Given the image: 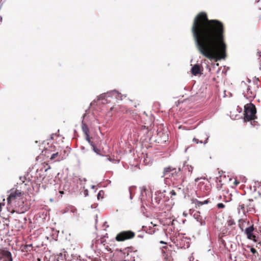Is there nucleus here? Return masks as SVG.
<instances>
[{"label":"nucleus","mask_w":261,"mask_h":261,"mask_svg":"<svg viewBox=\"0 0 261 261\" xmlns=\"http://www.w3.org/2000/svg\"><path fill=\"white\" fill-rule=\"evenodd\" d=\"M167 192L166 190H158L155 192L154 197H152L151 201L154 206L158 204H163L164 202L169 200V197L165 194Z\"/></svg>","instance_id":"20e7f679"},{"label":"nucleus","mask_w":261,"mask_h":261,"mask_svg":"<svg viewBox=\"0 0 261 261\" xmlns=\"http://www.w3.org/2000/svg\"><path fill=\"white\" fill-rule=\"evenodd\" d=\"M254 230V228L253 225H252L245 229V233L247 236L248 234L251 233L253 232Z\"/></svg>","instance_id":"412c9836"},{"label":"nucleus","mask_w":261,"mask_h":261,"mask_svg":"<svg viewBox=\"0 0 261 261\" xmlns=\"http://www.w3.org/2000/svg\"><path fill=\"white\" fill-rule=\"evenodd\" d=\"M81 149H82V150H84L85 149V147H84V146H81Z\"/></svg>","instance_id":"37998d69"},{"label":"nucleus","mask_w":261,"mask_h":261,"mask_svg":"<svg viewBox=\"0 0 261 261\" xmlns=\"http://www.w3.org/2000/svg\"><path fill=\"white\" fill-rule=\"evenodd\" d=\"M32 244H26L25 245H22L20 247L21 250L22 252H30L32 250Z\"/></svg>","instance_id":"ddd939ff"},{"label":"nucleus","mask_w":261,"mask_h":261,"mask_svg":"<svg viewBox=\"0 0 261 261\" xmlns=\"http://www.w3.org/2000/svg\"><path fill=\"white\" fill-rule=\"evenodd\" d=\"M66 252L63 251L57 254V261H65L66 260Z\"/></svg>","instance_id":"2eb2a0df"},{"label":"nucleus","mask_w":261,"mask_h":261,"mask_svg":"<svg viewBox=\"0 0 261 261\" xmlns=\"http://www.w3.org/2000/svg\"><path fill=\"white\" fill-rule=\"evenodd\" d=\"M0 261H12L11 253L6 251L0 254Z\"/></svg>","instance_id":"9d476101"},{"label":"nucleus","mask_w":261,"mask_h":261,"mask_svg":"<svg viewBox=\"0 0 261 261\" xmlns=\"http://www.w3.org/2000/svg\"><path fill=\"white\" fill-rule=\"evenodd\" d=\"M174 243L180 248H188L190 247V239L187 237L179 236L176 237Z\"/></svg>","instance_id":"423d86ee"},{"label":"nucleus","mask_w":261,"mask_h":261,"mask_svg":"<svg viewBox=\"0 0 261 261\" xmlns=\"http://www.w3.org/2000/svg\"><path fill=\"white\" fill-rule=\"evenodd\" d=\"M85 192H87V194L88 193V190H87Z\"/></svg>","instance_id":"3c124183"},{"label":"nucleus","mask_w":261,"mask_h":261,"mask_svg":"<svg viewBox=\"0 0 261 261\" xmlns=\"http://www.w3.org/2000/svg\"><path fill=\"white\" fill-rule=\"evenodd\" d=\"M160 243L161 244H166L165 242H164V241H160Z\"/></svg>","instance_id":"c03bdc74"},{"label":"nucleus","mask_w":261,"mask_h":261,"mask_svg":"<svg viewBox=\"0 0 261 261\" xmlns=\"http://www.w3.org/2000/svg\"><path fill=\"white\" fill-rule=\"evenodd\" d=\"M209 202H210V200H208V199L205 200L203 201L196 200L195 204L196 206H200L202 205L203 204H207Z\"/></svg>","instance_id":"5701e85b"},{"label":"nucleus","mask_w":261,"mask_h":261,"mask_svg":"<svg viewBox=\"0 0 261 261\" xmlns=\"http://www.w3.org/2000/svg\"><path fill=\"white\" fill-rule=\"evenodd\" d=\"M135 236V232L131 230L122 231L117 234L116 240L119 242L124 241L133 238Z\"/></svg>","instance_id":"39448f33"},{"label":"nucleus","mask_w":261,"mask_h":261,"mask_svg":"<svg viewBox=\"0 0 261 261\" xmlns=\"http://www.w3.org/2000/svg\"><path fill=\"white\" fill-rule=\"evenodd\" d=\"M129 194H130V199H132L133 198V196H132V192H131L130 189H129Z\"/></svg>","instance_id":"ea45409f"},{"label":"nucleus","mask_w":261,"mask_h":261,"mask_svg":"<svg viewBox=\"0 0 261 261\" xmlns=\"http://www.w3.org/2000/svg\"><path fill=\"white\" fill-rule=\"evenodd\" d=\"M258 55L259 56L258 59L261 61V52L260 51L258 52Z\"/></svg>","instance_id":"58836bf2"},{"label":"nucleus","mask_w":261,"mask_h":261,"mask_svg":"<svg viewBox=\"0 0 261 261\" xmlns=\"http://www.w3.org/2000/svg\"><path fill=\"white\" fill-rule=\"evenodd\" d=\"M253 200L250 199H247L245 202H244V204H246V210H247V212H251L252 211V209H253V206L250 203V202L251 201H252Z\"/></svg>","instance_id":"4468645a"},{"label":"nucleus","mask_w":261,"mask_h":261,"mask_svg":"<svg viewBox=\"0 0 261 261\" xmlns=\"http://www.w3.org/2000/svg\"><path fill=\"white\" fill-rule=\"evenodd\" d=\"M169 194L170 195V197L172 198V196H175L176 195V193L172 190L169 191Z\"/></svg>","instance_id":"c9c22d12"},{"label":"nucleus","mask_w":261,"mask_h":261,"mask_svg":"<svg viewBox=\"0 0 261 261\" xmlns=\"http://www.w3.org/2000/svg\"><path fill=\"white\" fill-rule=\"evenodd\" d=\"M86 140L91 146L94 144L92 141H91L89 134L86 135Z\"/></svg>","instance_id":"bb28decb"},{"label":"nucleus","mask_w":261,"mask_h":261,"mask_svg":"<svg viewBox=\"0 0 261 261\" xmlns=\"http://www.w3.org/2000/svg\"><path fill=\"white\" fill-rule=\"evenodd\" d=\"M260 69H261V67H260Z\"/></svg>","instance_id":"6e6d98bb"},{"label":"nucleus","mask_w":261,"mask_h":261,"mask_svg":"<svg viewBox=\"0 0 261 261\" xmlns=\"http://www.w3.org/2000/svg\"><path fill=\"white\" fill-rule=\"evenodd\" d=\"M92 188H94V186H92Z\"/></svg>","instance_id":"864d4df0"},{"label":"nucleus","mask_w":261,"mask_h":261,"mask_svg":"<svg viewBox=\"0 0 261 261\" xmlns=\"http://www.w3.org/2000/svg\"><path fill=\"white\" fill-rule=\"evenodd\" d=\"M62 153V155L61 156H63V159L64 158H65L67 155H68V153L67 152V151L66 150H64L63 151V152H61Z\"/></svg>","instance_id":"72a5a7b5"},{"label":"nucleus","mask_w":261,"mask_h":261,"mask_svg":"<svg viewBox=\"0 0 261 261\" xmlns=\"http://www.w3.org/2000/svg\"><path fill=\"white\" fill-rule=\"evenodd\" d=\"M7 209H8V211L10 212L11 213H12V214L13 213H15V212H16L17 213H22L24 212V211H22L21 212L18 211L17 210H12V211H10V208H9L8 207H7Z\"/></svg>","instance_id":"cd10ccee"},{"label":"nucleus","mask_w":261,"mask_h":261,"mask_svg":"<svg viewBox=\"0 0 261 261\" xmlns=\"http://www.w3.org/2000/svg\"><path fill=\"white\" fill-rule=\"evenodd\" d=\"M217 207L219 208H223L225 207V205L222 203H219L217 204Z\"/></svg>","instance_id":"f704fd0d"},{"label":"nucleus","mask_w":261,"mask_h":261,"mask_svg":"<svg viewBox=\"0 0 261 261\" xmlns=\"http://www.w3.org/2000/svg\"><path fill=\"white\" fill-rule=\"evenodd\" d=\"M246 86V83H245V82H243H243H242V83H241V86H242V87H243V86Z\"/></svg>","instance_id":"79ce46f5"},{"label":"nucleus","mask_w":261,"mask_h":261,"mask_svg":"<svg viewBox=\"0 0 261 261\" xmlns=\"http://www.w3.org/2000/svg\"><path fill=\"white\" fill-rule=\"evenodd\" d=\"M254 236V235L253 234V232H252L251 233L248 234L247 236V238L248 239L251 240V239H253Z\"/></svg>","instance_id":"7c9ffc66"},{"label":"nucleus","mask_w":261,"mask_h":261,"mask_svg":"<svg viewBox=\"0 0 261 261\" xmlns=\"http://www.w3.org/2000/svg\"><path fill=\"white\" fill-rule=\"evenodd\" d=\"M130 250V249L127 248H125L123 251V253L125 255V254H126L127 255H128V252ZM124 257H125V255L124 256Z\"/></svg>","instance_id":"c756f323"},{"label":"nucleus","mask_w":261,"mask_h":261,"mask_svg":"<svg viewBox=\"0 0 261 261\" xmlns=\"http://www.w3.org/2000/svg\"><path fill=\"white\" fill-rule=\"evenodd\" d=\"M82 128L83 133L85 135L89 134V129L88 126L86 124L83 123V122H82Z\"/></svg>","instance_id":"a211bd4d"},{"label":"nucleus","mask_w":261,"mask_h":261,"mask_svg":"<svg viewBox=\"0 0 261 261\" xmlns=\"http://www.w3.org/2000/svg\"><path fill=\"white\" fill-rule=\"evenodd\" d=\"M191 31L198 51L209 59L218 61L226 57L223 26L217 20H209L201 12L194 18Z\"/></svg>","instance_id":"f257e3e1"},{"label":"nucleus","mask_w":261,"mask_h":261,"mask_svg":"<svg viewBox=\"0 0 261 261\" xmlns=\"http://www.w3.org/2000/svg\"><path fill=\"white\" fill-rule=\"evenodd\" d=\"M251 240L253 241L254 242H257V237L254 235L253 239H251Z\"/></svg>","instance_id":"4c0bfd02"},{"label":"nucleus","mask_w":261,"mask_h":261,"mask_svg":"<svg viewBox=\"0 0 261 261\" xmlns=\"http://www.w3.org/2000/svg\"><path fill=\"white\" fill-rule=\"evenodd\" d=\"M91 146L92 147L93 151L97 154H99L100 150L97 148L95 144H93V145H92Z\"/></svg>","instance_id":"a878e982"},{"label":"nucleus","mask_w":261,"mask_h":261,"mask_svg":"<svg viewBox=\"0 0 261 261\" xmlns=\"http://www.w3.org/2000/svg\"><path fill=\"white\" fill-rule=\"evenodd\" d=\"M250 251L253 254H255V253H257L256 250L255 248H253V247L251 248Z\"/></svg>","instance_id":"e433bc0d"},{"label":"nucleus","mask_w":261,"mask_h":261,"mask_svg":"<svg viewBox=\"0 0 261 261\" xmlns=\"http://www.w3.org/2000/svg\"><path fill=\"white\" fill-rule=\"evenodd\" d=\"M16 196V193H12L10 195L9 197L7 198L8 205L10 204L11 199H15Z\"/></svg>","instance_id":"b1692460"},{"label":"nucleus","mask_w":261,"mask_h":261,"mask_svg":"<svg viewBox=\"0 0 261 261\" xmlns=\"http://www.w3.org/2000/svg\"><path fill=\"white\" fill-rule=\"evenodd\" d=\"M59 193H60V196H61V197H62L63 194H64V191H60L59 192Z\"/></svg>","instance_id":"a19ab883"},{"label":"nucleus","mask_w":261,"mask_h":261,"mask_svg":"<svg viewBox=\"0 0 261 261\" xmlns=\"http://www.w3.org/2000/svg\"><path fill=\"white\" fill-rule=\"evenodd\" d=\"M125 113L127 114H129L130 115H131L133 119H137V115L136 113H135L133 110H129V109H126L125 110Z\"/></svg>","instance_id":"aec40b11"},{"label":"nucleus","mask_w":261,"mask_h":261,"mask_svg":"<svg viewBox=\"0 0 261 261\" xmlns=\"http://www.w3.org/2000/svg\"><path fill=\"white\" fill-rule=\"evenodd\" d=\"M103 194L102 191H100L97 194V198L99 199L100 198H102V194Z\"/></svg>","instance_id":"473e14b6"},{"label":"nucleus","mask_w":261,"mask_h":261,"mask_svg":"<svg viewBox=\"0 0 261 261\" xmlns=\"http://www.w3.org/2000/svg\"><path fill=\"white\" fill-rule=\"evenodd\" d=\"M123 261H126V260H123Z\"/></svg>","instance_id":"5fc2aeb1"},{"label":"nucleus","mask_w":261,"mask_h":261,"mask_svg":"<svg viewBox=\"0 0 261 261\" xmlns=\"http://www.w3.org/2000/svg\"><path fill=\"white\" fill-rule=\"evenodd\" d=\"M243 94L250 102L253 100L256 95L255 92L252 90L249 86H247L246 91H243Z\"/></svg>","instance_id":"6e6552de"},{"label":"nucleus","mask_w":261,"mask_h":261,"mask_svg":"<svg viewBox=\"0 0 261 261\" xmlns=\"http://www.w3.org/2000/svg\"><path fill=\"white\" fill-rule=\"evenodd\" d=\"M175 170V168H173L171 167H168L165 168L164 170V176L167 175V174L169 173H170V172L173 171Z\"/></svg>","instance_id":"4be33fe9"},{"label":"nucleus","mask_w":261,"mask_h":261,"mask_svg":"<svg viewBox=\"0 0 261 261\" xmlns=\"http://www.w3.org/2000/svg\"><path fill=\"white\" fill-rule=\"evenodd\" d=\"M193 142L195 143L196 144H198L199 143H202V140H199L198 139H197L196 138H194L193 139Z\"/></svg>","instance_id":"c85d7f7f"},{"label":"nucleus","mask_w":261,"mask_h":261,"mask_svg":"<svg viewBox=\"0 0 261 261\" xmlns=\"http://www.w3.org/2000/svg\"><path fill=\"white\" fill-rule=\"evenodd\" d=\"M105 242V241L102 240L101 239H97L95 241L93 240L91 245V248L95 252L97 251L99 252L103 248H106L105 244H104Z\"/></svg>","instance_id":"0eeeda50"},{"label":"nucleus","mask_w":261,"mask_h":261,"mask_svg":"<svg viewBox=\"0 0 261 261\" xmlns=\"http://www.w3.org/2000/svg\"><path fill=\"white\" fill-rule=\"evenodd\" d=\"M107 160H109L110 161H112V159L110 158H107Z\"/></svg>","instance_id":"a18cd8bd"},{"label":"nucleus","mask_w":261,"mask_h":261,"mask_svg":"<svg viewBox=\"0 0 261 261\" xmlns=\"http://www.w3.org/2000/svg\"><path fill=\"white\" fill-rule=\"evenodd\" d=\"M112 98L122 100V95L116 90H112L101 94L97 100H101L102 104H106L110 102Z\"/></svg>","instance_id":"7ed1b4c3"},{"label":"nucleus","mask_w":261,"mask_h":261,"mask_svg":"<svg viewBox=\"0 0 261 261\" xmlns=\"http://www.w3.org/2000/svg\"><path fill=\"white\" fill-rule=\"evenodd\" d=\"M247 224H248V225L249 224V221L247 222Z\"/></svg>","instance_id":"603ef678"},{"label":"nucleus","mask_w":261,"mask_h":261,"mask_svg":"<svg viewBox=\"0 0 261 261\" xmlns=\"http://www.w3.org/2000/svg\"><path fill=\"white\" fill-rule=\"evenodd\" d=\"M259 194L260 196L261 197V189H260V191H259Z\"/></svg>","instance_id":"49530a36"},{"label":"nucleus","mask_w":261,"mask_h":261,"mask_svg":"<svg viewBox=\"0 0 261 261\" xmlns=\"http://www.w3.org/2000/svg\"><path fill=\"white\" fill-rule=\"evenodd\" d=\"M246 204L244 203H240L238 207V211L239 213H241V211L242 212L243 214H245L247 212V210L246 207Z\"/></svg>","instance_id":"dca6fc26"},{"label":"nucleus","mask_w":261,"mask_h":261,"mask_svg":"<svg viewBox=\"0 0 261 261\" xmlns=\"http://www.w3.org/2000/svg\"><path fill=\"white\" fill-rule=\"evenodd\" d=\"M256 110L255 106L250 103L244 106V121H251V124L254 125L253 123H255V119L256 118Z\"/></svg>","instance_id":"f03ea898"},{"label":"nucleus","mask_w":261,"mask_h":261,"mask_svg":"<svg viewBox=\"0 0 261 261\" xmlns=\"http://www.w3.org/2000/svg\"><path fill=\"white\" fill-rule=\"evenodd\" d=\"M246 221L243 219H240L239 221V226L242 231L244 230V223Z\"/></svg>","instance_id":"393cba45"},{"label":"nucleus","mask_w":261,"mask_h":261,"mask_svg":"<svg viewBox=\"0 0 261 261\" xmlns=\"http://www.w3.org/2000/svg\"><path fill=\"white\" fill-rule=\"evenodd\" d=\"M228 225H232L235 224V222L233 220L230 219L227 221Z\"/></svg>","instance_id":"2f4dec72"},{"label":"nucleus","mask_w":261,"mask_h":261,"mask_svg":"<svg viewBox=\"0 0 261 261\" xmlns=\"http://www.w3.org/2000/svg\"><path fill=\"white\" fill-rule=\"evenodd\" d=\"M195 218L196 220L200 223L201 226H204L206 224L205 221L204 220L202 219V218L200 215H197L196 217V214L194 215Z\"/></svg>","instance_id":"f3484780"},{"label":"nucleus","mask_w":261,"mask_h":261,"mask_svg":"<svg viewBox=\"0 0 261 261\" xmlns=\"http://www.w3.org/2000/svg\"><path fill=\"white\" fill-rule=\"evenodd\" d=\"M178 170L179 171H181L185 175H190L193 171V167L192 166L187 164L186 162H185L181 168H178Z\"/></svg>","instance_id":"1a4fd4ad"},{"label":"nucleus","mask_w":261,"mask_h":261,"mask_svg":"<svg viewBox=\"0 0 261 261\" xmlns=\"http://www.w3.org/2000/svg\"><path fill=\"white\" fill-rule=\"evenodd\" d=\"M259 1H260V0H255V1H256V3L259 2Z\"/></svg>","instance_id":"de8ad7c7"},{"label":"nucleus","mask_w":261,"mask_h":261,"mask_svg":"<svg viewBox=\"0 0 261 261\" xmlns=\"http://www.w3.org/2000/svg\"><path fill=\"white\" fill-rule=\"evenodd\" d=\"M199 137L201 139H205V140L204 141V144H205L207 143V140L210 137V135L208 133H204L203 134H202V135H201L200 136H199Z\"/></svg>","instance_id":"6ab92c4d"},{"label":"nucleus","mask_w":261,"mask_h":261,"mask_svg":"<svg viewBox=\"0 0 261 261\" xmlns=\"http://www.w3.org/2000/svg\"><path fill=\"white\" fill-rule=\"evenodd\" d=\"M113 109V107L111 108V111H112Z\"/></svg>","instance_id":"09e8293b"},{"label":"nucleus","mask_w":261,"mask_h":261,"mask_svg":"<svg viewBox=\"0 0 261 261\" xmlns=\"http://www.w3.org/2000/svg\"><path fill=\"white\" fill-rule=\"evenodd\" d=\"M61 155L62 153H59L58 152L54 153L51 155L50 159L52 161H60L63 159V156H61Z\"/></svg>","instance_id":"9b49d317"},{"label":"nucleus","mask_w":261,"mask_h":261,"mask_svg":"<svg viewBox=\"0 0 261 261\" xmlns=\"http://www.w3.org/2000/svg\"><path fill=\"white\" fill-rule=\"evenodd\" d=\"M0 19L2 20V16H0Z\"/></svg>","instance_id":"8fccbe9b"},{"label":"nucleus","mask_w":261,"mask_h":261,"mask_svg":"<svg viewBox=\"0 0 261 261\" xmlns=\"http://www.w3.org/2000/svg\"><path fill=\"white\" fill-rule=\"evenodd\" d=\"M191 72L192 74L196 75L200 72V66L198 64H195L192 67Z\"/></svg>","instance_id":"f8f14e48"}]
</instances>
